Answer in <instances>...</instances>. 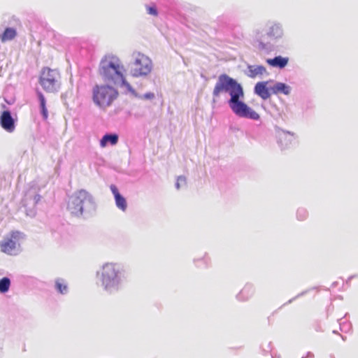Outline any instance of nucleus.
Segmentation results:
<instances>
[{
	"mask_svg": "<svg viewBox=\"0 0 358 358\" xmlns=\"http://www.w3.org/2000/svg\"><path fill=\"white\" fill-rule=\"evenodd\" d=\"M127 278L126 268L119 263H106L96 272L98 285L110 294H116L121 290Z\"/></svg>",
	"mask_w": 358,
	"mask_h": 358,
	"instance_id": "nucleus-1",
	"label": "nucleus"
},
{
	"mask_svg": "<svg viewBox=\"0 0 358 358\" xmlns=\"http://www.w3.org/2000/svg\"><path fill=\"white\" fill-rule=\"evenodd\" d=\"M265 31L260 27H254L250 34V43L258 50L268 52L271 45L269 42H264L263 38L266 36L273 41H279L284 36L282 24L275 20H268L265 23Z\"/></svg>",
	"mask_w": 358,
	"mask_h": 358,
	"instance_id": "nucleus-2",
	"label": "nucleus"
},
{
	"mask_svg": "<svg viewBox=\"0 0 358 358\" xmlns=\"http://www.w3.org/2000/svg\"><path fill=\"white\" fill-rule=\"evenodd\" d=\"M67 210L73 216L87 219L95 213L96 203L89 192L81 189L69 196Z\"/></svg>",
	"mask_w": 358,
	"mask_h": 358,
	"instance_id": "nucleus-3",
	"label": "nucleus"
},
{
	"mask_svg": "<svg viewBox=\"0 0 358 358\" xmlns=\"http://www.w3.org/2000/svg\"><path fill=\"white\" fill-rule=\"evenodd\" d=\"M99 73L103 80L108 84L115 85L122 82L123 66L118 57L114 55L105 56L100 62Z\"/></svg>",
	"mask_w": 358,
	"mask_h": 358,
	"instance_id": "nucleus-4",
	"label": "nucleus"
},
{
	"mask_svg": "<svg viewBox=\"0 0 358 358\" xmlns=\"http://www.w3.org/2000/svg\"><path fill=\"white\" fill-rule=\"evenodd\" d=\"M113 84L95 85L92 90V100L94 104L101 108L112 105L118 96V91L112 87Z\"/></svg>",
	"mask_w": 358,
	"mask_h": 358,
	"instance_id": "nucleus-5",
	"label": "nucleus"
},
{
	"mask_svg": "<svg viewBox=\"0 0 358 358\" xmlns=\"http://www.w3.org/2000/svg\"><path fill=\"white\" fill-rule=\"evenodd\" d=\"M243 87L235 78L226 73L218 76L213 91L214 98L219 97L221 94H227L230 97L243 90Z\"/></svg>",
	"mask_w": 358,
	"mask_h": 358,
	"instance_id": "nucleus-6",
	"label": "nucleus"
},
{
	"mask_svg": "<svg viewBox=\"0 0 358 358\" xmlns=\"http://www.w3.org/2000/svg\"><path fill=\"white\" fill-rule=\"evenodd\" d=\"M58 78L59 73L57 70L45 67L41 71L38 82L45 92L53 93L59 89Z\"/></svg>",
	"mask_w": 358,
	"mask_h": 358,
	"instance_id": "nucleus-7",
	"label": "nucleus"
},
{
	"mask_svg": "<svg viewBox=\"0 0 358 358\" xmlns=\"http://www.w3.org/2000/svg\"><path fill=\"white\" fill-rule=\"evenodd\" d=\"M24 234L21 231H12L10 238L1 242V251L10 255H17L20 252L19 241L24 239Z\"/></svg>",
	"mask_w": 358,
	"mask_h": 358,
	"instance_id": "nucleus-8",
	"label": "nucleus"
},
{
	"mask_svg": "<svg viewBox=\"0 0 358 358\" xmlns=\"http://www.w3.org/2000/svg\"><path fill=\"white\" fill-rule=\"evenodd\" d=\"M152 70V63L148 57L140 53L130 65V73L133 77H141L148 75Z\"/></svg>",
	"mask_w": 358,
	"mask_h": 358,
	"instance_id": "nucleus-9",
	"label": "nucleus"
},
{
	"mask_svg": "<svg viewBox=\"0 0 358 358\" xmlns=\"http://www.w3.org/2000/svg\"><path fill=\"white\" fill-rule=\"evenodd\" d=\"M243 98L244 90L230 97L227 104L236 115L246 117V103L242 100Z\"/></svg>",
	"mask_w": 358,
	"mask_h": 358,
	"instance_id": "nucleus-10",
	"label": "nucleus"
},
{
	"mask_svg": "<svg viewBox=\"0 0 358 358\" xmlns=\"http://www.w3.org/2000/svg\"><path fill=\"white\" fill-rule=\"evenodd\" d=\"M275 136L277 144L281 150L289 149L296 138L294 133L275 127Z\"/></svg>",
	"mask_w": 358,
	"mask_h": 358,
	"instance_id": "nucleus-11",
	"label": "nucleus"
},
{
	"mask_svg": "<svg viewBox=\"0 0 358 358\" xmlns=\"http://www.w3.org/2000/svg\"><path fill=\"white\" fill-rule=\"evenodd\" d=\"M17 119H15L10 110L6 109L1 112L0 126L9 133L14 131L16 127Z\"/></svg>",
	"mask_w": 358,
	"mask_h": 358,
	"instance_id": "nucleus-12",
	"label": "nucleus"
},
{
	"mask_svg": "<svg viewBox=\"0 0 358 358\" xmlns=\"http://www.w3.org/2000/svg\"><path fill=\"white\" fill-rule=\"evenodd\" d=\"M273 80L257 82L254 87V93L263 100H267L271 96V87L268 84Z\"/></svg>",
	"mask_w": 358,
	"mask_h": 358,
	"instance_id": "nucleus-13",
	"label": "nucleus"
},
{
	"mask_svg": "<svg viewBox=\"0 0 358 358\" xmlns=\"http://www.w3.org/2000/svg\"><path fill=\"white\" fill-rule=\"evenodd\" d=\"M269 75L266 68L263 65L248 64V76L251 78L263 79Z\"/></svg>",
	"mask_w": 358,
	"mask_h": 358,
	"instance_id": "nucleus-14",
	"label": "nucleus"
},
{
	"mask_svg": "<svg viewBox=\"0 0 358 358\" xmlns=\"http://www.w3.org/2000/svg\"><path fill=\"white\" fill-rule=\"evenodd\" d=\"M110 189L114 196L115 203L117 208L124 212L127 209V201L125 197L120 194L117 187L115 185L111 184L110 185Z\"/></svg>",
	"mask_w": 358,
	"mask_h": 358,
	"instance_id": "nucleus-15",
	"label": "nucleus"
},
{
	"mask_svg": "<svg viewBox=\"0 0 358 358\" xmlns=\"http://www.w3.org/2000/svg\"><path fill=\"white\" fill-rule=\"evenodd\" d=\"M289 61V57H282L281 55H276L273 58H267L266 59V62L268 65L273 68H278L279 69L285 68L287 66Z\"/></svg>",
	"mask_w": 358,
	"mask_h": 358,
	"instance_id": "nucleus-16",
	"label": "nucleus"
},
{
	"mask_svg": "<svg viewBox=\"0 0 358 358\" xmlns=\"http://www.w3.org/2000/svg\"><path fill=\"white\" fill-rule=\"evenodd\" d=\"M271 92L273 94H284L289 96L292 92V87L289 85L282 82H275L271 86Z\"/></svg>",
	"mask_w": 358,
	"mask_h": 358,
	"instance_id": "nucleus-17",
	"label": "nucleus"
},
{
	"mask_svg": "<svg viewBox=\"0 0 358 358\" xmlns=\"http://www.w3.org/2000/svg\"><path fill=\"white\" fill-rule=\"evenodd\" d=\"M119 141V136L115 133H106L105 134L99 141L101 148H106L108 144L115 145Z\"/></svg>",
	"mask_w": 358,
	"mask_h": 358,
	"instance_id": "nucleus-18",
	"label": "nucleus"
},
{
	"mask_svg": "<svg viewBox=\"0 0 358 358\" xmlns=\"http://www.w3.org/2000/svg\"><path fill=\"white\" fill-rule=\"evenodd\" d=\"M37 97L39 102L40 113L43 120H46L48 117V111L46 107V99L43 94L39 91H36Z\"/></svg>",
	"mask_w": 358,
	"mask_h": 358,
	"instance_id": "nucleus-19",
	"label": "nucleus"
},
{
	"mask_svg": "<svg viewBox=\"0 0 358 358\" xmlns=\"http://www.w3.org/2000/svg\"><path fill=\"white\" fill-rule=\"evenodd\" d=\"M17 36L16 29L13 27H6L1 35L0 36L2 42L11 41Z\"/></svg>",
	"mask_w": 358,
	"mask_h": 358,
	"instance_id": "nucleus-20",
	"label": "nucleus"
},
{
	"mask_svg": "<svg viewBox=\"0 0 358 358\" xmlns=\"http://www.w3.org/2000/svg\"><path fill=\"white\" fill-rule=\"evenodd\" d=\"M55 288L58 293L63 295L66 294L69 292L68 285L63 278L55 280Z\"/></svg>",
	"mask_w": 358,
	"mask_h": 358,
	"instance_id": "nucleus-21",
	"label": "nucleus"
},
{
	"mask_svg": "<svg viewBox=\"0 0 358 358\" xmlns=\"http://www.w3.org/2000/svg\"><path fill=\"white\" fill-rule=\"evenodd\" d=\"M10 280L8 277H3L0 279V293L5 294L8 292L10 287Z\"/></svg>",
	"mask_w": 358,
	"mask_h": 358,
	"instance_id": "nucleus-22",
	"label": "nucleus"
},
{
	"mask_svg": "<svg viewBox=\"0 0 358 358\" xmlns=\"http://www.w3.org/2000/svg\"><path fill=\"white\" fill-rule=\"evenodd\" d=\"M115 85L120 87H125L127 90L135 97L138 96V94L133 88V87L127 81L125 77H123L122 82H119Z\"/></svg>",
	"mask_w": 358,
	"mask_h": 358,
	"instance_id": "nucleus-23",
	"label": "nucleus"
},
{
	"mask_svg": "<svg viewBox=\"0 0 358 358\" xmlns=\"http://www.w3.org/2000/svg\"><path fill=\"white\" fill-rule=\"evenodd\" d=\"M186 185V178L182 176H180L178 177L176 182L175 184V187L177 189H179L182 187Z\"/></svg>",
	"mask_w": 358,
	"mask_h": 358,
	"instance_id": "nucleus-24",
	"label": "nucleus"
},
{
	"mask_svg": "<svg viewBox=\"0 0 358 358\" xmlns=\"http://www.w3.org/2000/svg\"><path fill=\"white\" fill-rule=\"evenodd\" d=\"M259 115L256 113L253 109L248 106V118L257 120L259 119Z\"/></svg>",
	"mask_w": 358,
	"mask_h": 358,
	"instance_id": "nucleus-25",
	"label": "nucleus"
},
{
	"mask_svg": "<svg viewBox=\"0 0 358 358\" xmlns=\"http://www.w3.org/2000/svg\"><path fill=\"white\" fill-rule=\"evenodd\" d=\"M155 97V95L153 92H146L143 95H140L138 94V96H136V98L141 99H147V100H152Z\"/></svg>",
	"mask_w": 358,
	"mask_h": 358,
	"instance_id": "nucleus-26",
	"label": "nucleus"
},
{
	"mask_svg": "<svg viewBox=\"0 0 358 358\" xmlns=\"http://www.w3.org/2000/svg\"><path fill=\"white\" fill-rule=\"evenodd\" d=\"M272 109L273 110V115L283 118V115H285L283 113V110H280V108L276 105L272 106Z\"/></svg>",
	"mask_w": 358,
	"mask_h": 358,
	"instance_id": "nucleus-27",
	"label": "nucleus"
},
{
	"mask_svg": "<svg viewBox=\"0 0 358 358\" xmlns=\"http://www.w3.org/2000/svg\"><path fill=\"white\" fill-rule=\"evenodd\" d=\"M72 96V91H67L61 95V99H62L64 104L66 107H69V104L67 103V98H69V96Z\"/></svg>",
	"mask_w": 358,
	"mask_h": 358,
	"instance_id": "nucleus-28",
	"label": "nucleus"
},
{
	"mask_svg": "<svg viewBox=\"0 0 358 358\" xmlns=\"http://www.w3.org/2000/svg\"><path fill=\"white\" fill-rule=\"evenodd\" d=\"M147 12L148 14L154 16H157L158 14L156 6H147Z\"/></svg>",
	"mask_w": 358,
	"mask_h": 358,
	"instance_id": "nucleus-29",
	"label": "nucleus"
},
{
	"mask_svg": "<svg viewBox=\"0 0 358 358\" xmlns=\"http://www.w3.org/2000/svg\"><path fill=\"white\" fill-rule=\"evenodd\" d=\"M41 199V196L40 194H36L34 197V204H37Z\"/></svg>",
	"mask_w": 358,
	"mask_h": 358,
	"instance_id": "nucleus-30",
	"label": "nucleus"
},
{
	"mask_svg": "<svg viewBox=\"0 0 358 358\" xmlns=\"http://www.w3.org/2000/svg\"><path fill=\"white\" fill-rule=\"evenodd\" d=\"M243 291H241L237 296H236V298L238 299V300H243Z\"/></svg>",
	"mask_w": 358,
	"mask_h": 358,
	"instance_id": "nucleus-31",
	"label": "nucleus"
},
{
	"mask_svg": "<svg viewBox=\"0 0 358 358\" xmlns=\"http://www.w3.org/2000/svg\"><path fill=\"white\" fill-rule=\"evenodd\" d=\"M27 215H29V216H34L35 215V212H34V211H30V213L27 212Z\"/></svg>",
	"mask_w": 358,
	"mask_h": 358,
	"instance_id": "nucleus-32",
	"label": "nucleus"
},
{
	"mask_svg": "<svg viewBox=\"0 0 358 358\" xmlns=\"http://www.w3.org/2000/svg\"><path fill=\"white\" fill-rule=\"evenodd\" d=\"M304 294H305V292H301V294H299V295H297L295 298L299 297V296H302V295H303Z\"/></svg>",
	"mask_w": 358,
	"mask_h": 358,
	"instance_id": "nucleus-33",
	"label": "nucleus"
},
{
	"mask_svg": "<svg viewBox=\"0 0 358 358\" xmlns=\"http://www.w3.org/2000/svg\"><path fill=\"white\" fill-rule=\"evenodd\" d=\"M311 355H312V354H311L310 352H308V357H310V356H311Z\"/></svg>",
	"mask_w": 358,
	"mask_h": 358,
	"instance_id": "nucleus-34",
	"label": "nucleus"
},
{
	"mask_svg": "<svg viewBox=\"0 0 358 358\" xmlns=\"http://www.w3.org/2000/svg\"><path fill=\"white\" fill-rule=\"evenodd\" d=\"M294 299H295V298H294V299H290V300L289 301V303H291V302H292Z\"/></svg>",
	"mask_w": 358,
	"mask_h": 358,
	"instance_id": "nucleus-35",
	"label": "nucleus"
},
{
	"mask_svg": "<svg viewBox=\"0 0 358 358\" xmlns=\"http://www.w3.org/2000/svg\"><path fill=\"white\" fill-rule=\"evenodd\" d=\"M352 278H353V276H351V277H350V278H349V279H348V280H350V279H352Z\"/></svg>",
	"mask_w": 358,
	"mask_h": 358,
	"instance_id": "nucleus-36",
	"label": "nucleus"
},
{
	"mask_svg": "<svg viewBox=\"0 0 358 358\" xmlns=\"http://www.w3.org/2000/svg\"><path fill=\"white\" fill-rule=\"evenodd\" d=\"M302 358H305V357H302Z\"/></svg>",
	"mask_w": 358,
	"mask_h": 358,
	"instance_id": "nucleus-37",
	"label": "nucleus"
}]
</instances>
